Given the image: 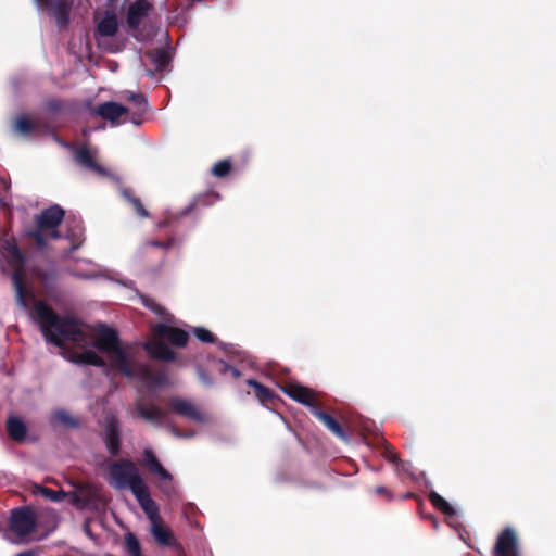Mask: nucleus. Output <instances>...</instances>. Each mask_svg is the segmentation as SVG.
I'll list each match as a JSON object with an SVG mask.
<instances>
[{
    "mask_svg": "<svg viewBox=\"0 0 556 556\" xmlns=\"http://www.w3.org/2000/svg\"><path fill=\"white\" fill-rule=\"evenodd\" d=\"M2 250L8 265L12 268V281L17 304L27 309L34 303V317L41 328L47 342L63 348L64 342H72L79 348L90 344V336L84 330V323L73 316H60L43 301H37L25 282L26 254L20 249L16 239L11 237L2 241Z\"/></svg>",
    "mask_w": 556,
    "mask_h": 556,
    "instance_id": "f257e3e1",
    "label": "nucleus"
},
{
    "mask_svg": "<svg viewBox=\"0 0 556 556\" xmlns=\"http://www.w3.org/2000/svg\"><path fill=\"white\" fill-rule=\"evenodd\" d=\"M109 483L117 490L129 489L147 517L154 521L159 517V506L150 495L148 485L137 465L126 458L115 460L109 466Z\"/></svg>",
    "mask_w": 556,
    "mask_h": 556,
    "instance_id": "f03ea898",
    "label": "nucleus"
},
{
    "mask_svg": "<svg viewBox=\"0 0 556 556\" xmlns=\"http://www.w3.org/2000/svg\"><path fill=\"white\" fill-rule=\"evenodd\" d=\"M94 348L109 355L111 367L125 377H134L135 366L129 361L127 352L121 346L118 332L104 324H100L94 338Z\"/></svg>",
    "mask_w": 556,
    "mask_h": 556,
    "instance_id": "7ed1b4c3",
    "label": "nucleus"
},
{
    "mask_svg": "<svg viewBox=\"0 0 556 556\" xmlns=\"http://www.w3.org/2000/svg\"><path fill=\"white\" fill-rule=\"evenodd\" d=\"M65 211L58 204H53L39 214L35 215V227L27 231L26 236L34 240L39 250L48 248L49 240H56L61 238L59 226L63 222Z\"/></svg>",
    "mask_w": 556,
    "mask_h": 556,
    "instance_id": "20e7f679",
    "label": "nucleus"
},
{
    "mask_svg": "<svg viewBox=\"0 0 556 556\" xmlns=\"http://www.w3.org/2000/svg\"><path fill=\"white\" fill-rule=\"evenodd\" d=\"M153 4L148 0H135L126 11L127 31L137 41L144 42L153 38L154 28L149 24Z\"/></svg>",
    "mask_w": 556,
    "mask_h": 556,
    "instance_id": "39448f33",
    "label": "nucleus"
},
{
    "mask_svg": "<svg viewBox=\"0 0 556 556\" xmlns=\"http://www.w3.org/2000/svg\"><path fill=\"white\" fill-rule=\"evenodd\" d=\"M39 10L46 11L48 15L55 20L60 30H64L71 20L73 8L72 0H34Z\"/></svg>",
    "mask_w": 556,
    "mask_h": 556,
    "instance_id": "423d86ee",
    "label": "nucleus"
},
{
    "mask_svg": "<svg viewBox=\"0 0 556 556\" xmlns=\"http://www.w3.org/2000/svg\"><path fill=\"white\" fill-rule=\"evenodd\" d=\"M122 438V425L119 419L113 414H108L103 420L102 440L111 456L115 457L121 453Z\"/></svg>",
    "mask_w": 556,
    "mask_h": 556,
    "instance_id": "0eeeda50",
    "label": "nucleus"
},
{
    "mask_svg": "<svg viewBox=\"0 0 556 556\" xmlns=\"http://www.w3.org/2000/svg\"><path fill=\"white\" fill-rule=\"evenodd\" d=\"M140 465L151 475L156 476L161 481L168 483L161 484V490L165 493L172 489L173 476L172 473L161 464L156 455L151 448H144L140 459Z\"/></svg>",
    "mask_w": 556,
    "mask_h": 556,
    "instance_id": "6e6552de",
    "label": "nucleus"
},
{
    "mask_svg": "<svg viewBox=\"0 0 556 556\" xmlns=\"http://www.w3.org/2000/svg\"><path fill=\"white\" fill-rule=\"evenodd\" d=\"M36 522L35 511L30 507H20L11 511L10 529L18 536L30 534Z\"/></svg>",
    "mask_w": 556,
    "mask_h": 556,
    "instance_id": "1a4fd4ad",
    "label": "nucleus"
},
{
    "mask_svg": "<svg viewBox=\"0 0 556 556\" xmlns=\"http://www.w3.org/2000/svg\"><path fill=\"white\" fill-rule=\"evenodd\" d=\"M154 338L168 341L176 348H185L189 340V333L178 327L168 326L165 324H156L152 327Z\"/></svg>",
    "mask_w": 556,
    "mask_h": 556,
    "instance_id": "9d476101",
    "label": "nucleus"
},
{
    "mask_svg": "<svg viewBox=\"0 0 556 556\" xmlns=\"http://www.w3.org/2000/svg\"><path fill=\"white\" fill-rule=\"evenodd\" d=\"M135 415L147 422L161 427L166 424V410L153 403L137 401Z\"/></svg>",
    "mask_w": 556,
    "mask_h": 556,
    "instance_id": "9b49d317",
    "label": "nucleus"
},
{
    "mask_svg": "<svg viewBox=\"0 0 556 556\" xmlns=\"http://www.w3.org/2000/svg\"><path fill=\"white\" fill-rule=\"evenodd\" d=\"M493 556H519L518 539L511 528H505L498 535Z\"/></svg>",
    "mask_w": 556,
    "mask_h": 556,
    "instance_id": "f8f14e48",
    "label": "nucleus"
},
{
    "mask_svg": "<svg viewBox=\"0 0 556 556\" xmlns=\"http://www.w3.org/2000/svg\"><path fill=\"white\" fill-rule=\"evenodd\" d=\"M129 113L130 109L114 101L103 102L94 109V114L110 122L112 125L118 124V119Z\"/></svg>",
    "mask_w": 556,
    "mask_h": 556,
    "instance_id": "ddd939ff",
    "label": "nucleus"
},
{
    "mask_svg": "<svg viewBox=\"0 0 556 556\" xmlns=\"http://www.w3.org/2000/svg\"><path fill=\"white\" fill-rule=\"evenodd\" d=\"M282 391L298 403L308 406L311 410L317 407L315 393L307 387L298 383H289L282 388Z\"/></svg>",
    "mask_w": 556,
    "mask_h": 556,
    "instance_id": "4468645a",
    "label": "nucleus"
},
{
    "mask_svg": "<svg viewBox=\"0 0 556 556\" xmlns=\"http://www.w3.org/2000/svg\"><path fill=\"white\" fill-rule=\"evenodd\" d=\"M169 409L182 417L194 421H202L203 417L195 405L187 400L180 397H172L168 401Z\"/></svg>",
    "mask_w": 556,
    "mask_h": 556,
    "instance_id": "2eb2a0df",
    "label": "nucleus"
},
{
    "mask_svg": "<svg viewBox=\"0 0 556 556\" xmlns=\"http://www.w3.org/2000/svg\"><path fill=\"white\" fill-rule=\"evenodd\" d=\"M74 160L77 164L98 174H104V168L99 165L87 144L79 146L75 149Z\"/></svg>",
    "mask_w": 556,
    "mask_h": 556,
    "instance_id": "dca6fc26",
    "label": "nucleus"
},
{
    "mask_svg": "<svg viewBox=\"0 0 556 556\" xmlns=\"http://www.w3.org/2000/svg\"><path fill=\"white\" fill-rule=\"evenodd\" d=\"M144 349L155 359L173 362L176 358V353L162 339L155 338L152 342L147 343Z\"/></svg>",
    "mask_w": 556,
    "mask_h": 556,
    "instance_id": "f3484780",
    "label": "nucleus"
},
{
    "mask_svg": "<svg viewBox=\"0 0 556 556\" xmlns=\"http://www.w3.org/2000/svg\"><path fill=\"white\" fill-rule=\"evenodd\" d=\"M125 99L131 103V122L136 125L141 124V117L148 112V100L142 93L127 92Z\"/></svg>",
    "mask_w": 556,
    "mask_h": 556,
    "instance_id": "a211bd4d",
    "label": "nucleus"
},
{
    "mask_svg": "<svg viewBox=\"0 0 556 556\" xmlns=\"http://www.w3.org/2000/svg\"><path fill=\"white\" fill-rule=\"evenodd\" d=\"M312 414L319 421H321L325 425V427H327V429L330 432H332L336 437H338L339 439H341L343 441H348L349 437H348L346 432L344 431L341 424L334 417H332L330 414L319 409L318 407H314V409H312Z\"/></svg>",
    "mask_w": 556,
    "mask_h": 556,
    "instance_id": "6ab92c4d",
    "label": "nucleus"
},
{
    "mask_svg": "<svg viewBox=\"0 0 556 556\" xmlns=\"http://www.w3.org/2000/svg\"><path fill=\"white\" fill-rule=\"evenodd\" d=\"M247 384L253 389L255 397L265 407L274 406L276 404V401L279 400V397L273 392V390L265 387L255 379H248Z\"/></svg>",
    "mask_w": 556,
    "mask_h": 556,
    "instance_id": "aec40b11",
    "label": "nucleus"
},
{
    "mask_svg": "<svg viewBox=\"0 0 556 556\" xmlns=\"http://www.w3.org/2000/svg\"><path fill=\"white\" fill-rule=\"evenodd\" d=\"M5 428L9 438L17 443L24 442L27 434V427L25 422L16 416H9L5 422Z\"/></svg>",
    "mask_w": 556,
    "mask_h": 556,
    "instance_id": "412c9836",
    "label": "nucleus"
},
{
    "mask_svg": "<svg viewBox=\"0 0 556 556\" xmlns=\"http://www.w3.org/2000/svg\"><path fill=\"white\" fill-rule=\"evenodd\" d=\"M70 361L78 365H91L96 367H106L105 361L99 356L93 350H86L81 353L72 352Z\"/></svg>",
    "mask_w": 556,
    "mask_h": 556,
    "instance_id": "4be33fe9",
    "label": "nucleus"
},
{
    "mask_svg": "<svg viewBox=\"0 0 556 556\" xmlns=\"http://www.w3.org/2000/svg\"><path fill=\"white\" fill-rule=\"evenodd\" d=\"M146 56L151 61V63L154 65V71H149L148 74L152 76L154 72H162L164 71L169 62H170V55L169 52L162 48L152 49L150 51L146 52Z\"/></svg>",
    "mask_w": 556,
    "mask_h": 556,
    "instance_id": "5701e85b",
    "label": "nucleus"
},
{
    "mask_svg": "<svg viewBox=\"0 0 556 556\" xmlns=\"http://www.w3.org/2000/svg\"><path fill=\"white\" fill-rule=\"evenodd\" d=\"M118 30V20L114 12H106L97 25V34L102 37H112Z\"/></svg>",
    "mask_w": 556,
    "mask_h": 556,
    "instance_id": "b1692460",
    "label": "nucleus"
},
{
    "mask_svg": "<svg viewBox=\"0 0 556 556\" xmlns=\"http://www.w3.org/2000/svg\"><path fill=\"white\" fill-rule=\"evenodd\" d=\"M33 275L46 288L54 287L59 279V270L54 266L50 267L49 269H43L39 266H36L33 268Z\"/></svg>",
    "mask_w": 556,
    "mask_h": 556,
    "instance_id": "393cba45",
    "label": "nucleus"
},
{
    "mask_svg": "<svg viewBox=\"0 0 556 556\" xmlns=\"http://www.w3.org/2000/svg\"><path fill=\"white\" fill-rule=\"evenodd\" d=\"M135 372H136V375L132 378L139 377L144 382L150 383V384L155 386V387L162 386L165 382V380H166L165 375L156 374V372L152 371L146 365H141L137 369L135 368Z\"/></svg>",
    "mask_w": 556,
    "mask_h": 556,
    "instance_id": "a878e982",
    "label": "nucleus"
},
{
    "mask_svg": "<svg viewBox=\"0 0 556 556\" xmlns=\"http://www.w3.org/2000/svg\"><path fill=\"white\" fill-rule=\"evenodd\" d=\"M430 503L447 518H453L456 516V510L454 507L439 493L432 491L429 493Z\"/></svg>",
    "mask_w": 556,
    "mask_h": 556,
    "instance_id": "bb28decb",
    "label": "nucleus"
},
{
    "mask_svg": "<svg viewBox=\"0 0 556 556\" xmlns=\"http://www.w3.org/2000/svg\"><path fill=\"white\" fill-rule=\"evenodd\" d=\"M152 533L157 543L163 546H173L175 544L172 531L162 525L154 523Z\"/></svg>",
    "mask_w": 556,
    "mask_h": 556,
    "instance_id": "cd10ccee",
    "label": "nucleus"
},
{
    "mask_svg": "<svg viewBox=\"0 0 556 556\" xmlns=\"http://www.w3.org/2000/svg\"><path fill=\"white\" fill-rule=\"evenodd\" d=\"M125 549L129 556H142L141 545L135 533L128 531L124 535Z\"/></svg>",
    "mask_w": 556,
    "mask_h": 556,
    "instance_id": "c85d7f7f",
    "label": "nucleus"
},
{
    "mask_svg": "<svg viewBox=\"0 0 556 556\" xmlns=\"http://www.w3.org/2000/svg\"><path fill=\"white\" fill-rule=\"evenodd\" d=\"M123 197L132 205L135 212L140 217H148L149 212L144 208L143 204L141 203V200L132 194V191L130 189H124L122 191Z\"/></svg>",
    "mask_w": 556,
    "mask_h": 556,
    "instance_id": "c756f323",
    "label": "nucleus"
},
{
    "mask_svg": "<svg viewBox=\"0 0 556 556\" xmlns=\"http://www.w3.org/2000/svg\"><path fill=\"white\" fill-rule=\"evenodd\" d=\"M38 128V125L27 116H20L15 122V130L22 135H29Z\"/></svg>",
    "mask_w": 556,
    "mask_h": 556,
    "instance_id": "7c9ffc66",
    "label": "nucleus"
},
{
    "mask_svg": "<svg viewBox=\"0 0 556 556\" xmlns=\"http://www.w3.org/2000/svg\"><path fill=\"white\" fill-rule=\"evenodd\" d=\"M231 167L232 165L229 160H220L213 166L212 174L215 177L224 178L230 173Z\"/></svg>",
    "mask_w": 556,
    "mask_h": 556,
    "instance_id": "2f4dec72",
    "label": "nucleus"
},
{
    "mask_svg": "<svg viewBox=\"0 0 556 556\" xmlns=\"http://www.w3.org/2000/svg\"><path fill=\"white\" fill-rule=\"evenodd\" d=\"M39 493L47 500L54 503H59L65 498V493L63 491H56L47 486H40Z\"/></svg>",
    "mask_w": 556,
    "mask_h": 556,
    "instance_id": "473e14b6",
    "label": "nucleus"
},
{
    "mask_svg": "<svg viewBox=\"0 0 556 556\" xmlns=\"http://www.w3.org/2000/svg\"><path fill=\"white\" fill-rule=\"evenodd\" d=\"M96 497V492L91 486L79 489L78 493L75 494V502L81 503L84 505L90 504V502Z\"/></svg>",
    "mask_w": 556,
    "mask_h": 556,
    "instance_id": "72a5a7b5",
    "label": "nucleus"
},
{
    "mask_svg": "<svg viewBox=\"0 0 556 556\" xmlns=\"http://www.w3.org/2000/svg\"><path fill=\"white\" fill-rule=\"evenodd\" d=\"M213 198V194H201L198 195L192 203H190L188 206H186L182 211V215H187L190 212H192L198 206H205L208 205L210 199Z\"/></svg>",
    "mask_w": 556,
    "mask_h": 556,
    "instance_id": "f704fd0d",
    "label": "nucleus"
},
{
    "mask_svg": "<svg viewBox=\"0 0 556 556\" xmlns=\"http://www.w3.org/2000/svg\"><path fill=\"white\" fill-rule=\"evenodd\" d=\"M141 299H142V304L144 305V307L149 308L150 311H152L153 313H155L156 315H159L161 317H165L167 312L164 306H162L161 304L155 302V300H153L149 296H142Z\"/></svg>",
    "mask_w": 556,
    "mask_h": 556,
    "instance_id": "c9c22d12",
    "label": "nucleus"
},
{
    "mask_svg": "<svg viewBox=\"0 0 556 556\" xmlns=\"http://www.w3.org/2000/svg\"><path fill=\"white\" fill-rule=\"evenodd\" d=\"M193 333L201 342L213 343L215 341V336L203 327L194 328Z\"/></svg>",
    "mask_w": 556,
    "mask_h": 556,
    "instance_id": "e433bc0d",
    "label": "nucleus"
},
{
    "mask_svg": "<svg viewBox=\"0 0 556 556\" xmlns=\"http://www.w3.org/2000/svg\"><path fill=\"white\" fill-rule=\"evenodd\" d=\"M383 457L394 465H397L400 463V457L391 445H386V448L383 451Z\"/></svg>",
    "mask_w": 556,
    "mask_h": 556,
    "instance_id": "4c0bfd02",
    "label": "nucleus"
},
{
    "mask_svg": "<svg viewBox=\"0 0 556 556\" xmlns=\"http://www.w3.org/2000/svg\"><path fill=\"white\" fill-rule=\"evenodd\" d=\"M64 108V104L61 100L59 99H51L47 102V109L50 111V112H60L62 111Z\"/></svg>",
    "mask_w": 556,
    "mask_h": 556,
    "instance_id": "58836bf2",
    "label": "nucleus"
},
{
    "mask_svg": "<svg viewBox=\"0 0 556 556\" xmlns=\"http://www.w3.org/2000/svg\"><path fill=\"white\" fill-rule=\"evenodd\" d=\"M375 493L378 494V495H386L388 498H391V493L388 491L387 488L384 486H376L374 489Z\"/></svg>",
    "mask_w": 556,
    "mask_h": 556,
    "instance_id": "ea45409f",
    "label": "nucleus"
},
{
    "mask_svg": "<svg viewBox=\"0 0 556 556\" xmlns=\"http://www.w3.org/2000/svg\"><path fill=\"white\" fill-rule=\"evenodd\" d=\"M147 245L162 248L164 245V242L159 240H150L147 242Z\"/></svg>",
    "mask_w": 556,
    "mask_h": 556,
    "instance_id": "a19ab883",
    "label": "nucleus"
},
{
    "mask_svg": "<svg viewBox=\"0 0 556 556\" xmlns=\"http://www.w3.org/2000/svg\"><path fill=\"white\" fill-rule=\"evenodd\" d=\"M224 366H225V368H226V369H228V370H230V371H231V374H232V376H233L235 378H237V377H239V376H240V371H239L237 368H235V367H232V366H228V365H226V364H224Z\"/></svg>",
    "mask_w": 556,
    "mask_h": 556,
    "instance_id": "79ce46f5",
    "label": "nucleus"
},
{
    "mask_svg": "<svg viewBox=\"0 0 556 556\" xmlns=\"http://www.w3.org/2000/svg\"><path fill=\"white\" fill-rule=\"evenodd\" d=\"M164 242V245L162 247V249H169L174 245V239H168L166 241H163Z\"/></svg>",
    "mask_w": 556,
    "mask_h": 556,
    "instance_id": "37998d69",
    "label": "nucleus"
},
{
    "mask_svg": "<svg viewBox=\"0 0 556 556\" xmlns=\"http://www.w3.org/2000/svg\"><path fill=\"white\" fill-rule=\"evenodd\" d=\"M15 556H37V554L34 551H26V552L18 553Z\"/></svg>",
    "mask_w": 556,
    "mask_h": 556,
    "instance_id": "c03bdc74",
    "label": "nucleus"
},
{
    "mask_svg": "<svg viewBox=\"0 0 556 556\" xmlns=\"http://www.w3.org/2000/svg\"><path fill=\"white\" fill-rule=\"evenodd\" d=\"M79 247H80V242H78V243H72L71 249H70V252H73V251L77 250Z\"/></svg>",
    "mask_w": 556,
    "mask_h": 556,
    "instance_id": "a18cd8bd",
    "label": "nucleus"
},
{
    "mask_svg": "<svg viewBox=\"0 0 556 556\" xmlns=\"http://www.w3.org/2000/svg\"><path fill=\"white\" fill-rule=\"evenodd\" d=\"M172 432L177 435V437H181V433L179 432V430H177L176 428H172Z\"/></svg>",
    "mask_w": 556,
    "mask_h": 556,
    "instance_id": "49530a36",
    "label": "nucleus"
},
{
    "mask_svg": "<svg viewBox=\"0 0 556 556\" xmlns=\"http://www.w3.org/2000/svg\"><path fill=\"white\" fill-rule=\"evenodd\" d=\"M109 5H114L117 0H106Z\"/></svg>",
    "mask_w": 556,
    "mask_h": 556,
    "instance_id": "de8ad7c7",
    "label": "nucleus"
},
{
    "mask_svg": "<svg viewBox=\"0 0 556 556\" xmlns=\"http://www.w3.org/2000/svg\"><path fill=\"white\" fill-rule=\"evenodd\" d=\"M76 277H79V278H88L87 275H81V274H74Z\"/></svg>",
    "mask_w": 556,
    "mask_h": 556,
    "instance_id": "09e8293b",
    "label": "nucleus"
},
{
    "mask_svg": "<svg viewBox=\"0 0 556 556\" xmlns=\"http://www.w3.org/2000/svg\"><path fill=\"white\" fill-rule=\"evenodd\" d=\"M431 519L433 520V525L437 527V519L431 516Z\"/></svg>",
    "mask_w": 556,
    "mask_h": 556,
    "instance_id": "8fccbe9b",
    "label": "nucleus"
},
{
    "mask_svg": "<svg viewBox=\"0 0 556 556\" xmlns=\"http://www.w3.org/2000/svg\"><path fill=\"white\" fill-rule=\"evenodd\" d=\"M413 496H414V494H413V493H408V494L406 495V497H413Z\"/></svg>",
    "mask_w": 556,
    "mask_h": 556,
    "instance_id": "3c124183",
    "label": "nucleus"
}]
</instances>
